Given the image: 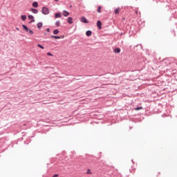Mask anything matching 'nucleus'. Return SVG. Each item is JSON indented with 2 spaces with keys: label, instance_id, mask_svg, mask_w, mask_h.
Segmentation results:
<instances>
[{
  "label": "nucleus",
  "instance_id": "nucleus-1",
  "mask_svg": "<svg viewBox=\"0 0 177 177\" xmlns=\"http://www.w3.org/2000/svg\"><path fill=\"white\" fill-rule=\"evenodd\" d=\"M41 12L43 13V15H49V8H46V7H43Z\"/></svg>",
  "mask_w": 177,
  "mask_h": 177
},
{
  "label": "nucleus",
  "instance_id": "nucleus-2",
  "mask_svg": "<svg viewBox=\"0 0 177 177\" xmlns=\"http://www.w3.org/2000/svg\"><path fill=\"white\" fill-rule=\"evenodd\" d=\"M80 21H82V23H86V24H88V23H89V21H88V19L86 18H85V17H82L80 19Z\"/></svg>",
  "mask_w": 177,
  "mask_h": 177
},
{
  "label": "nucleus",
  "instance_id": "nucleus-3",
  "mask_svg": "<svg viewBox=\"0 0 177 177\" xmlns=\"http://www.w3.org/2000/svg\"><path fill=\"white\" fill-rule=\"evenodd\" d=\"M97 26L99 28V30H102V22L100 21H97Z\"/></svg>",
  "mask_w": 177,
  "mask_h": 177
},
{
  "label": "nucleus",
  "instance_id": "nucleus-4",
  "mask_svg": "<svg viewBox=\"0 0 177 177\" xmlns=\"http://www.w3.org/2000/svg\"><path fill=\"white\" fill-rule=\"evenodd\" d=\"M70 15V13L66 10L63 11V16H64L65 17H67V16H68Z\"/></svg>",
  "mask_w": 177,
  "mask_h": 177
},
{
  "label": "nucleus",
  "instance_id": "nucleus-5",
  "mask_svg": "<svg viewBox=\"0 0 177 177\" xmlns=\"http://www.w3.org/2000/svg\"><path fill=\"white\" fill-rule=\"evenodd\" d=\"M67 22L69 24H73V17H68V19H67Z\"/></svg>",
  "mask_w": 177,
  "mask_h": 177
},
{
  "label": "nucleus",
  "instance_id": "nucleus-6",
  "mask_svg": "<svg viewBox=\"0 0 177 177\" xmlns=\"http://www.w3.org/2000/svg\"><path fill=\"white\" fill-rule=\"evenodd\" d=\"M55 19H60V17H62V14H60V13H55Z\"/></svg>",
  "mask_w": 177,
  "mask_h": 177
},
{
  "label": "nucleus",
  "instance_id": "nucleus-7",
  "mask_svg": "<svg viewBox=\"0 0 177 177\" xmlns=\"http://www.w3.org/2000/svg\"><path fill=\"white\" fill-rule=\"evenodd\" d=\"M86 35L87 37H91V35H92V31H91V30L86 31Z\"/></svg>",
  "mask_w": 177,
  "mask_h": 177
},
{
  "label": "nucleus",
  "instance_id": "nucleus-8",
  "mask_svg": "<svg viewBox=\"0 0 177 177\" xmlns=\"http://www.w3.org/2000/svg\"><path fill=\"white\" fill-rule=\"evenodd\" d=\"M121 52V49L120 48H117L114 49L115 53H120Z\"/></svg>",
  "mask_w": 177,
  "mask_h": 177
},
{
  "label": "nucleus",
  "instance_id": "nucleus-9",
  "mask_svg": "<svg viewBox=\"0 0 177 177\" xmlns=\"http://www.w3.org/2000/svg\"><path fill=\"white\" fill-rule=\"evenodd\" d=\"M28 19H30V20H32L30 23L35 21V20H34V17L32 15H29Z\"/></svg>",
  "mask_w": 177,
  "mask_h": 177
},
{
  "label": "nucleus",
  "instance_id": "nucleus-10",
  "mask_svg": "<svg viewBox=\"0 0 177 177\" xmlns=\"http://www.w3.org/2000/svg\"><path fill=\"white\" fill-rule=\"evenodd\" d=\"M32 6H33V8H37L38 6V2L37 1L33 2Z\"/></svg>",
  "mask_w": 177,
  "mask_h": 177
},
{
  "label": "nucleus",
  "instance_id": "nucleus-11",
  "mask_svg": "<svg viewBox=\"0 0 177 177\" xmlns=\"http://www.w3.org/2000/svg\"><path fill=\"white\" fill-rule=\"evenodd\" d=\"M21 19L23 20V21H25V20L27 19V17L26 15H21Z\"/></svg>",
  "mask_w": 177,
  "mask_h": 177
},
{
  "label": "nucleus",
  "instance_id": "nucleus-12",
  "mask_svg": "<svg viewBox=\"0 0 177 177\" xmlns=\"http://www.w3.org/2000/svg\"><path fill=\"white\" fill-rule=\"evenodd\" d=\"M24 30H25L27 32H28V28L26 25H22Z\"/></svg>",
  "mask_w": 177,
  "mask_h": 177
},
{
  "label": "nucleus",
  "instance_id": "nucleus-13",
  "mask_svg": "<svg viewBox=\"0 0 177 177\" xmlns=\"http://www.w3.org/2000/svg\"><path fill=\"white\" fill-rule=\"evenodd\" d=\"M31 12H32V13H35V15H37V13H38V10L37 9H31Z\"/></svg>",
  "mask_w": 177,
  "mask_h": 177
},
{
  "label": "nucleus",
  "instance_id": "nucleus-14",
  "mask_svg": "<svg viewBox=\"0 0 177 177\" xmlns=\"http://www.w3.org/2000/svg\"><path fill=\"white\" fill-rule=\"evenodd\" d=\"M97 12L98 13H102V7H101V6H99V7H98V8H97Z\"/></svg>",
  "mask_w": 177,
  "mask_h": 177
},
{
  "label": "nucleus",
  "instance_id": "nucleus-15",
  "mask_svg": "<svg viewBox=\"0 0 177 177\" xmlns=\"http://www.w3.org/2000/svg\"><path fill=\"white\" fill-rule=\"evenodd\" d=\"M53 34H55V35H57V34H59V30L56 29L53 30Z\"/></svg>",
  "mask_w": 177,
  "mask_h": 177
},
{
  "label": "nucleus",
  "instance_id": "nucleus-16",
  "mask_svg": "<svg viewBox=\"0 0 177 177\" xmlns=\"http://www.w3.org/2000/svg\"><path fill=\"white\" fill-rule=\"evenodd\" d=\"M51 38H55V39H60V36H51Z\"/></svg>",
  "mask_w": 177,
  "mask_h": 177
},
{
  "label": "nucleus",
  "instance_id": "nucleus-17",
  "mask_svg": "<svg viewBox=\"0 0 177 177\" xmlns=\"http://www.w3.org/2000/svg\"><path fill=\"white\" fill-rule=\"evenodd\" d=\"M55 26H56L57 27H59V26H60V21H57L55 22Z\"/></svg>",
  "mask_w": 177,
  "mask_h": 177
},
{
  "label": "nucleus",
  "instance_id": "nucleus-18",
  "mask_svg": "<svg viewBox=\"0 0 177 177\" xmlns=\"http://www.w3.org/2000/svg\"><path fill=\"white\" fill-rule=\"evenodd\" d=\"M115 15H118V13H120V8H117L115 10Z\"/></svg>",
  "mask_w": 177,
  "mask_h": 177
},
{
  "label": "nucleus",
  "instance_id": "nucleus-19",
  "mask_svg": "<svg viewBox=\"0 0 177 177\" xmlns=\"http://www.w3.org/2000/svg\"><path fill=\"white\" fill-rule=\"evenodd\" d=\"M42 26H43V24H42L41 22H39V23L37 24V27H38L39 28H41V27H42Z\"/></svg>",
  "mask_w": 177,
  "mask_h": 177
},
{
  "label": "nucleus",
  "instance_id": "nucleus-20",
  "mask_svg": "<svg viewBox=\"0 0 177 177\" xmlns=\"http://www.w3.org/2000/svg\"><path fill=\"white\" fill-rule=\"evenodd\" d=\"M142 109H143V107H142V106H138V107H137V108H135L134 110H136V111L142 110Z\"/></svg>",
  "mask_w": 177,
  "mask_h": 177
},
{
  "label": "nucleus",
  "instance_id": "nucleus-21",
  "mask_svg": "<svg viewBox=\"0 0 177 177\" xmlns=\"http://www.w3.org/2000/svg\"><path fill=\"white\" fill-rule=\"evenodd\" d=\"M37 46L39 48H41V49H45V48L44 46H42V45H41V44H37Z\"/></svg>",
  "mask_w": 177,
  "mask_h": 177
},
{
  "label": "nucleus",
  "instance_id": "nucleus-22",
  "mask_svg": "<svg viewBox=\"0 0 177 177\" xmlns=\"http://www.w3.org/2000/svg\"><path fill=\"white\" fill-rule=\"evenodd\" d=\"M29 31V34H30V35H32V34H34V32L30 29H28Z\"/></svg>",
  "mask_w": 177,
  "mask_h": 177
},
{
  "label": "nucleus",
  "instance_id": "nucleus-23",
  "mask_svg": "<svg viewBox=\"0 0 177 177\" xmlns=\"http://www.w3.org/2000/svg\"><path fill=\"white\" fill-rule=\"evenodd\" d=\"M47 55H48V56H53V55L52 53H47Z\"/></svg>",
  "mask_w": 177,
  "mask_h": 177
},
{
  "label": "nucleus",
  "instance_id": "nucleus-24",
  "mask_svg": "<svg viewBox=\"0 0 177 177\" xmlns=\"http://www.w3.org/2000/svg\"><path fill=\"white\" fill-rule=\"evenodd\" d=\"M49 31H50V29L47 28V29H46V32H49Z\"/></svg>",
  "mask_w": 177,
  "mask_h": 177
},
{
  "label": "nucleus",
  "instance_id": "nucleus-25",
  "mask_svg": "<svg viewBox=\"0 0 177 177\" xmlns=\"http://www.w3.org/2000/svg\"><path fill=\"white\" fill-rule=\"evenodd\" d=\"M89 171H91V170H88V171H87V174H91V172H89Z\"/></svg>",
  "mask_w": 177,
  "mask_h": 177
},
{
  "label": "nucleus",
  "instance_id": "nucleus-26",
  "mask_svg": "<svg viewBox=\"0 0 177 177\" xmlns=\"http://www.w3.org/2000/svg\"><path fill=\"white\" fill-rule=\"evenodd\" d=\"M54 1H55V2H59V0H54Z\"/></svg>",
  "mask_w": 177,
  "mask_h": 177
},
{
  "label": "nucleus",
  "instance_id": "nucleus-27",
  "mask_svg": "<svg viewBox=\"0 0 177 177\" xmlns=\"http://www.w3.org/2000/svg\"><path fill=\"white\" fill-rule=\"evenodd\" d=\"M17 30H19V28H17Z\"/></svg>",
  "mask_w": 177,
  "mask_h": 177
}]
</instances>
